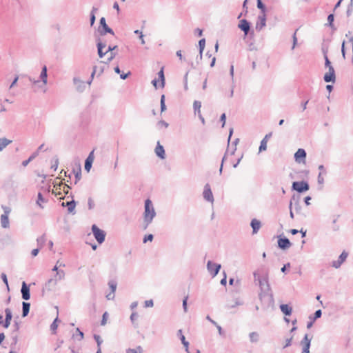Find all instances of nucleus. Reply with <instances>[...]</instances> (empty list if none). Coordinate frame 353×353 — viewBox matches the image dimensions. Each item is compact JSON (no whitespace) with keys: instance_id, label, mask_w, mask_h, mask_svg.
<instances>
[{"instance_id":"nucleus-21","label":"nucleus","mask_w":353,"mask_h":353,"mask_svg":"<svg viewBox=\"0 0 353 353\" xmlns=\"http://www.w3.org/2000/svg\"><path fill=\"white\" fill-rule=\"evenodd\" d=\"M306 157V152L304 149L299 148L294 154V159L296 162L301 163V159H304Z\"/></svg>"},{"instance_id":"nucleus-44","label":"nucleus","mask_w":353,"mask_h":353,"mask_svg":"<svg viewBox=\"0 0 353 353\" xmlns=\"http://www.w3.org/2000/svg\"><path fill=\"white\" fill-rule=\"evenodd\" d=\"M267 149V141L261 140V144L259 146V152L266 150Z\"/></svg>"},{"instance_id":"nucleus-61","label":"nucleus","mask_w":353,"mask_h":353,"mask_svg":"<svg viewBox=\"0 0 353 353\" xmlns=\"http://www.w3.org/2000/svg\"><path fill=\"white\" fill-rule=\"evenodd\" d=\"M177 336L179 337L181 342L186 341L184 335L183 334L182 330H179L177 332Z\"/></svg>"},{"instance_id":"nucleus-19","label":"nucleus","mask_w":353,"mask_h":353,"mask_svg":"<svg viewBox=\"0 0 353 353\" xmlns=\"http://www.w3.org/2000/svg\"><path fill=\"white\" fill-rule=\"evenodd\" d=\"M155 153L157 157H159L161 159H164L165 158V150L159 142H157V145L155 148Z\"/></svg>"},{"instance_id":"nucleus-48","label":"nucleus","mask_w":353,"mask_h":353,"mask_svg":"<svg viewBox=\"0 0 353 353\" xmlns=\"http://www.w3.org/2000/svg\"><path fill=\"white\" fill-rule=\"evenodd\" d=\"M322 315V312L321 310H316L314 314V317L312 318L313 321H314L316 319L320 318Z\"/></svg>"},{"instance_id":"nucleus-10","label":"nucleus","mask_w":353,"mask_h":353,"mask_svg":"<svg viewBox=\"0 0 353 353\" xmlns=\"http://www.w3.org/2000/svg\"><path fill=\"white\" fill-rule=\"evenodd\" d=\"M203 196L204 199L207 201L212 203L214 202V196L211 190L210 185L208 183H206L204 186Z\"/></svg>"},{"instance_id":"nucleus-46","label":"nucleus","mask_w":353,"mask_h":353,"mask_svg":"<svg viewBox=\"0 0 353 353\" xmlns=\"http://www.w3.org/2000/svg\"><path fill=\"white\" fill-rule=\"evenodd\" d=\"M94 340L96 341V342L97 343L98 347H101V345L103 343V341H102L101 336L99 335L94 334Z\"/></svg>"},{"instance_id":"nucleus-15","label":"nucleus","mask_w":353,"mask_h":353,"mask_svg":"<svg viewBox=\"0 0 353 353\" xmlns=\"http://www.w3.org/2000/svg\"><path fill=\"white\" fill-rule=\"evenodd\" d=\"M108 285L111 290V292L106 295V298L108 300H113L114 299V292L117 289V283L115 281L111 280L108 282Z\"/></svg>"},{"instance_id":"nucleus-45","label":"nucleus","mask_w":353,"mask_h":353,"mask_svg":"<svg viewBox=\"0 0 353 353\" xmlns=\"http://www.w3.org/2000/svg\"><path fill=\"white\" fill-rule=\"evenodd\" d=\"M58 317H57L54 321L52 322V323L50 325V329L52 332H55L57 329V327H58V325H57V321H58Z\"/></svg>"},{"instance_id":"nucleus-32","label":"nucleus","mask_w":353,"mask_h":353,"mask_svg":"<svg viewBox=\"0 0 353 353\" xmlns=\"http://www.w3.org/2000/svg\"><path fill=\"white\" fill-rule=\"evenodd\" d=\"M250 341L252 343H256L259 340V334L256 332H250L249 334Z\"/></svg>"},{"instance_id":"nucleus-42","label":"nucleus","mask_w":353,"mask_h":353,"mask_svg":"<svg viewBox=\"0 0 353 353\" xmlns=\"http://www.w3.org/2000/svg\"><path fill=\"white\" fill-rule=\"evenodd\" d=\"M126 353H143V348L141 346L137 347L136 349H128Z\"/></svg>"},{"instance_id":"nucleus-4","label":"nucleus","mask_w":353,"mask_h":353,"mask_svg":"<svg viewBox=\"0 0 353 353\" xmlns=\"http://www.w3.org/2000/svg\"><path fill=\"white\" fill-rule=\"evenodd\" d=\"M92 231L95 239L99 244H101L104 242L105 238V232L103 230L99 228L96 225H93L92 226Z\"/></svg>"},{"instance_id":"nucleus-28","label":"nucleus","mask_w":353,"mask_h":353,"mask_svg":"<svg viewBox=\"0 0 353 353\" xmlns=\"http://www.w3.org/2000/svg\"><path fill=\"white\" fill-rule=\"evenodd\" d=\"M1 224L3 228H9V219L8 214H2L1 216Z\"/></svg>"},{"instance_id":"nucleus-14","label":"nucleus","mask_w":353,"mask_h":353,"mask_svg":"<svg viewBox=\"0 0 353 353\" xmlns=\"http://www.w3.org/2000/svg\"><path fill=\"white\" fill-rule=\"evenodd\" d=\"M21 292L22 295V299L28 301L30 298V288L29 286L26 284L25 281L22 283Z\"/></svg>"},{"instance_id":"nucleus-26","label":"nucleus","mask_w":353,"mask_h":353,"mask_svg":"<svg viewBox=\"0 0 353 353\" xmlns=\"http://www.w3.org/2000/svg\"><path fill=\"white\" fill-rule=\"evenodd\" d=\"M281 312L286 316H290L292 314V308L288 304H282L280 305Z\"/></svg>"},{"instance_id":"nucleus-40","label":"nucleus","mask_w":353,"mask_h":353,"mask_svg":"<svg viewBox=\"0 0 353 353\" xmlns=\"http://www.w3.org/2000/svg\"><path fill=\"white\" fill-rule=\"evenodd\" d=\"M158 76L161 80V87L163 88L165 86V77H164L163 68H161V70L158 72Z\"/></svg>"},{"instance_id":"nucleus-12","label":"nucleus","mask_w":353,"mask_h":353,"mask_svg":"<svg viewBox=\"0 0 353 353\" xmlns=\"http://www.w3.org/2000/svg\"><path fill=\"white\" fill-rule=\"evenodd\" d=\"M238 28L241 29L244 32V34L246 36L248 35L250 30V23L246 19H241L239 21Z\"/></svg>"},{"instance_id":"nucleus-57","label":"nucleus","mask_w":353,"mask_h":353,"mask_svg":"<svg viewBox=\"0 0 353 353\" xmlns=\"http://www.w3.org/2000/svg\"><path fill=\"white\" fill-rule=\"evenodd\" d=\"M93 153H94V151H92L88 157H87V159H85V161H88L89 163H93V161H94V155H93Z\"/></svg>"},{"instance_id":"nucleus-52","label":"nucleus","mask_w":353,"mask_h":353,"mask_svg":"<svg viewBox=\"0 0 353 353\" xmlns=\"http://www.w3.org/2000/svg\"><path fill=\"white\" fill-rule=\"evenodd\" d=\"M116 54H117L115 52H113V51L110 52V56L108 57L107 61L105 63H110L116 57Z\"/></svg>"},{"instance_id":"nucleus-22","label":"nucleus","mask_w":353,"mask_h":353,"mask_svg":"<svg viewBox=\"0 0 353 353\" xmlns=\"http://www.w3.org/2000/svg\"><path fill=\"white\" fill-rule=\"evenodd\" d=\"M62 206H66L68 208V212L69 213H71L72 214H75L74 209L76 206V203L74 200H72L70 201H68L66 203L63 202Z\"/></svg>"},{"instance_id":"nucleus-33","label":"nucleus","mask_w":353,"mask_h":353,"mask_svg":"<svg viewBox=\"0 0 353 353\" xmlns=\"http://www.w3.org/2000/svg\"><path fill=\"white\" fill-rule=\"evenodd\" d=\"M98 9L95 7H93L92 8V10H91V12H90V25L91 26H93L94 22H95V19H96V17H95V13L97 12Z\"/></svg>"},{"instance_id":"nucleus-2","label":"nucleus","mask_w":353,"mask_h":353,"mask_svg":"<svg viewBox=\"0 0 353 353\" xmlns=\"http://www.w3.org/2000/svg\"><path fill=\"white\" fill-rule=\"evenodd\" d=\"M65 272L63 270H59L55 273L54 278L49 279L45 283L44 289L48 291L52 290L56 285L58 281L65 279Z\"/></svg>"},{"instance_id":"nucleus-17","label":"nucleus","mask_w":353,"mask_h":353,"mask_svg":"<svg viewBox=\"0 0 353 353\" xmlns=\"http://www.w3.org/2000/svg\"><path fill=\"white\" fill-rule=\"evenodd\" d=\"M291 245V242L286 237L279 238L278 240V246L282 250H286L289 248Z\"/></svg>"},{"instance_id":"nucleus-1","label":"nucleus","mask_w":353,"mask_h":353,"mask_svg":"<svg viewBox=\"0 0 353 353\" xmlns=\"http://www.w3.org/2000/svg\"><path fill=\"white\" fill-rule=\"evenodd\" d=\"M156 216V212L152 201L148 199L145 201L143 212V228L145 230L152 222Z\"/></svg>"},{"instance_id":"nucleus-38","label":"nucleus","mask_w":353,"mask_h":353,"mask_svg":"<svg viewBox=\"0 0 353 353\" xmlns=\"http://www.w3.org/2000/svg\"><path fill=\"white\" fill-rule=\"evenodd\" d=\"M257 8L261 10V14H265L266 8L261 0H257Z\"/></svg>"},{"instance_id":"nucleus-58","label":"nucleus","mask_w":353,"mask_h":353,"mask_svg":"<svg viewBox=\"0 0 353 353\" xmlns=\"http://www.w3.org/2000/svg\"><path fill=\"white\" fill-rule=\"evenodd\" d=\"M59 165V159L57 157L54 158V163L51 165V168L53 169L54 171L57 170Z\"/></svg>"},{"instance_id":"nucleus-7","label":"nucleus","mask_w":353,"mask_h":353,"mask_svg":"<svg viewBox=\"0 0 353 353\" xmlns=\"http://www.w3.org/2000/svg\"><path fill=\"white\" fill-rule=\"evenodd\" d=\"M221 268V264L213 263L211 261H208L207 263V270L212 277L218 274Z\"/></svg>"},{"instance_id":"nucleus-35","label":"nucleus","mask_w":353,"mask_h":353,"mask_svg":"<svg viewBox=\"0 0 353 353\" xmlns=\"http://www.w3.org/2000/svg\"><path fill=\"white\" fill-rule=\"evenodd\" d=\"M201 103L199 101H194L193 103V108L195 114L201 113Z\"/></svg>"},{"instance_id":"nucleus-63","label":"nucleus","mask_w":353,"mask_h":353,"mask_svg":"<svg viewBox=\"0 0 353 353\" xmlns=\"http://www.w3.org/2000/svg\"><path fill=\"white\" fill-rule=\"evenodd\" d=\"M92 163H89L88 161H85V170L87 172H89L92 168Z\"/></svg>"},{"instance_id":"nucleus-8","label":"nucleus","mask_w":353,"mask_h":353,"mask_svg":"<svg viewBox=\"0 0 353 353\" xmlns=\"http://www.w3.org/2000/svg\"><path fill=\"white\" fill-rule=\"evenodd\" d=\"M348 256V253L346 251H343L342 253L339 256L336 261H333L332 262V266L336 269L339 268L341 265L345 261Z\"/></svg>"},{"instance_id":"nucleus-41","label":"nucleus","mask_w":353,"mask_h":353,"mask_svg":"<svg viewBox=\"0 0 353 353\" xmlns=\"http://www.w3.org/2000/svg\"><path fill=\"white\" fill-rule=\"evenodd\" d=\"M334 19V14H330L327 17V26L335 30V28H334V24H333Z\"/></svg>"},{"instance_id":"nucleus-64","label":"nucleus","mask_w":353,"mask_h":353,"mask_svg":"<svg viewBox=\"0 0 353 353\" xmlns=\"http://www.w3.org/2000/svg\"><path fill=\"white\" fill-rule=\"evenodd\" d=\"M1 278L2 279L3 283L7 285L8 286V279H7V276L5 273H2L1 274Z\"/></svg>"},{"instance_id":"nucleus-50","label":"nucleus","mask_w":353,"mask_h":353,"mask_svg":"<svg viewBox=\"0 0 353 353\" xmlns=\"http://www.w3.org/2000/svg\"><path fill=\"white\" fill-rule=\"evenodd\" d=\"M88 208L90 210H92L94 206H95V204H94V202L93 201V199L92 198H89L88 200Z\"/></svg>"},{"instance_id":"nucleus-30","label":"nucleus","mask_w":353,"mask_h":353,"mask_svg":"<svg viewBox=\"0 0 353 353\" xmlns=\"http://www.w3.org/2000/svg\"><path fill=\"white\" fill-rule=\"evenodd\" d=\"M39 155V151H35L34 153L31 154V156L27 159L22 162V165L26 167L28 165V163L34 159Z\"/></svg>"},{"instance_id":"nucleus-18","label":"nucleus","mask_w":353,"mask_h":353,"mask_svg":"<svg viewBox=\"0 0 353 353\" xmlns=\"http://www.w3.org/2000/svg\"><path fill=\"white\" fill-rule=\"evenodd\" d=\"M250 226L252 228V234H256L259 232V229L261 228V223L258 219H253L251 221Z\"/></svg>"},{"instance_id":"nucleus-39","label":"nucleus","mask_w":353,"mask_h":353,"mask_svg":"<svg viewBox=\"0 0 353 353\" xmlns=\"http://www.w3.org/2000/svg\"><path fill=\"white\" fill-rule=\"evenodd\" d=\"M47 202V201L43 197V195L41 192H39L38 193V196H37V204L41 208L43 209V206L41 205V203H46Z\"/></svg>"},{"instance_id":"nucleus-29","label":"nucleus","mask_w":353,"mask_h":353,"mask_svg":"<svg viewBox=\"0 0 353 353\" xmlns=\"http://www.w3.org/2000/svg\"><path fill=\"white\" fill-rule=\"evenodd\" d=\"M30 304L27 302L22 303V316L26 317L28 316L30 311Z\"/></svg>"},{"instance_id":"nucleus-51","label":"nucleus","mask_w":353,"mask_h":353,"mask_svg":"<svg viewBox=\"0 0 353 353\" xmlns=\"http://www.w3.org/2000/svg\"><path fill=\"white\" fill-rule=\"evenodd\" d=\"M108 314L107 312H105L102 316V320L101 321V325H105L106 324L107 318H108Z\"/></svg>"},{"instance_id":"nucleus-16","label":"nucleus","mask_w":353,"mask_h":353,"mask_svg":"<svg viewBox=\"0 0 353 353\" xmlns=\"http://www.w3.org/2000/svg\"><path fill=\"white\" fill-rule=\"evenodd\" d=\"M266 25V15L260 14L258 16V20L256 23V30L260 31Z\"/></svg>"},{"instance_id":"nucleus-59","label":"nucleus","mask_w":353,"mask_h":353,"mask_svg":"<svg viewBox=\"0 0 353 353\" xmlns=\"http://www.w3.org/2000/svg\"><path fill=\"white\" fill-rule=\"evenodd\" d=\"M153 238H154V236L151 234L146 235L143 238V243H146L147 241H152L153 240Z\"/></svg>"},{"instance_id":"nucleus-24","label":"nucleus","mask_w":353,"mask_h":353,"mask_svg":"<svg viewBox=\"0 0 353 353\" xmlns=\"http://www.w3.org/2000/svg\"><path fill=\"white\" fill-rule=\"evenodd\" d=\"M299 199H300V196L299 195H295L294 194L292 196V200L294 201V208H295V210L297 213H299L301 210V204L299 203Z\"/></svg>"},{"instance_id":"nucleus-11","label":"nucleus","mask_w":353,"mask_h":353,"mask_svg":"<svg viewBox=\"0 0 353 353\" xmlns=\"http://www.w3.org/2000/svg\"><path fill=\"white\" fill-rule=\"evenodd\" d=\"M323 80L327 82L334 83L336 81L335 71L333 66L328 68V72L324 74Z\"/></svg>"},{"instance_id":"nucleus-43","label":"nucleus","mask_w":353,"mask_h":353,"mask_svg":"<svg viewBox=\"0 0 353 353\" xmlns=\"http://www.w3.org/2000/svg\"><path fill=\"white\" fill-rule=\"evenodd\" d=\"M161 112H164L166 110V106L165 104V95L162 94L161 97Z\"/></svg>"},{"instance_id":"nucleus-20","label":"nucleus","mask_w":353,"mask_h":353,"mask_svg":"<svg viewBox=\"0 0 353 353\" xmlns=\"http://www.w3.org/2000/svg\"><path fill=\"white\" fill-rule=\"evenodd\" d=\"M73 82L74 85L77 86V90L78 92H83L85 88V83L84 81L80 80L79 79L74 77L73 79Z\"/></svg>"},{"instance_id":"nucleus-47","label":"nucleus","mask_w":353,"mask_h":353,"mask_svg":"<svg viewBox=\"0 0 353 353\" xmlns=\"http://www.w3.org/2000/svg\"><path fill=\"white\" fill-rule=\"evenodd\" d=\"M350 1H351L350 3L347 6V12H346L347 17H350L351 15L352 10H353V5H352L353 0H350Z\"/></svg>"},{"instance_id":"nucleus-3","label":"nucleus","mask_w":353,"mask_h":353,"mask_svg":"<svg viewBox=\"0 0 353 353\" xmlns=\"http://www.w3.org/2000/svg\"><path fill=\"white\" fill-rule=\"evenodd\" d=\"M254 281H259V285L262 291L265 292H268L271 290L269 281H268V274H265L263 277H261L257 272H254L253 274Z\"/></svg>"},{"instance_id":"nucleus-31","label":"nucleus","mask_w":353,"mask_h":353,"mask_svg":"<svg viewBox=\"0 0 353 353\" xmlns=\"http://www.w3.org/2000/svg\"><path fill=\"white\" fill-rule=\"evenodd\" d=\"M11 142H12L11 140H9L6 138H1L0 139V152L2 151Z\"/></svg>"},{"instance_id":"nucleus-55","label":"nucleus","mask_w":353,"mask_h":353,"mask_svg":"<svg viewBox=\"0 0 353 353\" xmlns=\"http://www.w3.org/2000/svg\"><path fill=\"white\" fill-rule=\"evenodd\" d=\"M188 296H186L183 300V308L185 312H187L188 311V307H187V301H188Z\"/></svg>"},{"instance_id":"nucleus-62","label":"nucleus","mask_w":353,"mask_h":353,"mask_svg":"<svg viewBox=\"0 0 353 353\" xmlns=\"http://www.w3.org/2000/svg\"><path fill=\"white\" fill-rule=\"evenodd\" d=\"M144 303L145 307H152L154 305L153 301L152 299L145 301Z\"/></svg>"},{"instance_id":"nucleus-5","label":"nucleus","mask_w":353,"mask_h":353,"mask_svg":"<svg viewBox=\"0 0 353 353\" xmlns=\"http://www.w3.org/2000/svg\"><path fill=\"white\" fill-rule=\"evenodd\" d=\"M100 26L99 27V32L101 36H104L107 33H110L112 35H114V32L112 28H110L106 23L105 19L104 17H101L100 19Z\"/></svg>"},{"instance_id":"nucleus-53","label":"nucleus","mask_w":353,"mask_h":353,"mask_svg":"<svg viewBox=\"0 0 353 353\" xmlns=\"http://www.w3.org/2000/svg\"><path fill=\"white\" fill-rule=\"evenodd\" d=\"M188 72L185 73L183 77V82H184V89L185 90H188Z\"/></svg>"},{"instance_id":"nucleus-37","label":"nucleus","mask_w":353,"mask_h":353,"mask_svg":"<svg viewBox=\"0 0 353 353\" xmlns=\"http://www.w3.org/2000/svg\"><path fill=\"white\" fill-rule=\"evenodd\" d=\"M205 39H200L199 41V51H200V59H202V54H203V50L205 48Z\"/></svg>"},{"instance_id":"nucleus-27","label":"nucleus","mask_w":353,"mask_h":353,"mask_svg":"<svg viewBox=\"0 0 353 353\" xmlns=\"http://www.w3.org/2000/svg\"><path fill=\"white\" fill-rule=\"evenodd\" d=\"M73 173L75 176V183H77L81 178V167L80 163H78L77 169L73 170Z\"/></svg>"},{"instance_id":"nucleus-56","label":"nucleus","mask_w":353,"mask_h":353,"mask_svg":"<svg viewBox=\"0 0 353 353\" xmlns=\"http://www.w3.org/2000/svg\"><path fill=\"white\" fill-rule=\"evenodd\" d=\"M317 181H318V183L320 185H323L324 183V178L323 177V176L321 174V172H320L318 175Z\"/></svg>"},{"instance_id":"nucleus-25","label":"nucleus","mask_w":353,"mask_h":353,"mask_svg":"<svg viewBox=\"0 0 353 353\" xmlns=\"http://www.w3.org/2000/svg\"><path fill=\"white\" fill-rule=\"evenodd\" d=\"M39 77L43 83L44 85H46L48 83V73L47 67L46 65H43V67L42 68Z\"/></svg>"},{"instance_id":"nucleus-49","label":"nucleus","mask_w":353,"mask_h":353,"mask_svg":"<svg viewBox=\"0 0 353 353\" xmlns=\"http://www.w3.org/2000/svg\"><path fill=\"white\" fill-rule=\"evenodd\" d=\"M324 59H325V66L326 68H330V66H332L330 59H328V57L325 53H324Z\"/></svg>"},{"instance_id":"nucleus-34","label":"nucleus","mask_w":353,"mask_h":353,"mask_svg":"<svg viewBox=\"0 0 353 353\" xmlns=\"http://www.w3.org/2000/svg\"><path fill=\"white\" fill-rule=\"evenodd\" d=\"M46 241V237L45 234L41 235L37 239V245L39 248H41Z\"/></svg>"},{"instance_id":"nucleus-54","label":"nucleus","mask_w":353,"mask_h":353,"mask_svg":"<svg viewBox=\"0 0 353 353\" xmlns=\"http://www.w3.org/2000/svg\"><path fill=\"white\" fill-rule=\"evenodd\" d=\"M292 339H293V336H291V337L285 339V344L284 345L283 348H286L291 345Z\"/></svg>"},{"instance_id":"nucleus-60","label":"nucleus","mask_w":353,"mask_h":353,"mask_svg":"<svg viewBox=\"0 0 353 353\" xmlns=\"http://www.w3.org/2000/svg\"><path fill=\"white\" fill-rule=\"evenodd\" d=\"M157 125L159 127H164V128H168V123L167 122H165V121L163 120H161V121H159L158 123H157Z\"/></svg>"},{"instance_id":"nucleus-36","label":"nucleus","mask_w":353,"mask_h":353,"mask_svg":"<svg viewBox=\"0 0 353 353\" xmlns=\"http://www.w3.org/2000/svg\"><path fill=\"white\" fill-rule=\"evenodd\" d=\"M76 332H77V334H74L72 335V338L73 339H77L79 341L83 340V339L84 337V334L79 330V328L77 327L76 329Z\"/></svg>"},{"instance_id":"nucleus-13","label":"nucleus","mask_w":353,"mask_h":353,"mask_svg":"<svg viewBox=\"0 0 353 353\" xmlns=\"http://www.w3.org/2000/svg\"><path fill=\"white\" fill-rule=\"evenodd\" d=\"M5 314L6 318L5 320L3 321V327L4 328H8L10 325V323L12 319V313L10 308H6L5 309Z\"/></svg>"},{"instance_id":"nucleus-9","label":"nucleus","mask_w":353,"mask_h":353,"mask_svg":"<svg viewBox=\"0 0 353 353\" xmlns=\"http://www.w3.org/2000/svg\"><path fill=\"white\" fill-rule=\"evenodd\" d=\"M311 340L312 338H310L307 334H305L304 337L301 341V345L303 347L301 353H310Z\"/></svg>"},{"instance_id":"nucleus-23","label":"nucleus","mask_w":353,"mask_h":353,"mask_svg":"<svg viewBox=\"0 0 353 353\" xmlns=\"http://www.w3.org/2000/svg\"><path fill=\"white\" fill-rule=\"evenodd\" d=\"M97 50H98V54H99V57L100 58L103 57L105 56V54H106L108 53L107 51H105V52L103 51V49L104 48H105V46H106V43L104 42H102L101 41H99L97 42Z\"/></svg>"},{"instance_id":"nucleus-6","label":"nucleus","mask_w":353,"mask_h":353,"mask_svg":"<svg viewBox=\"0 0 353 353\" xmlns=\"http://www.w3.org/2000/svg\"><path fill=\"white\" fill-rule=\"evenodd\" d=\"M292 190H296L299 193H301L307 191L310 188V186L308 183L304 181H294L292 183Z\"/></svg>"}]
</instances>
